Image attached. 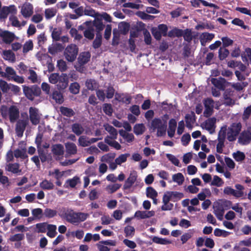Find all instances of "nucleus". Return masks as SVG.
<instances>
[{"instance_id": "1", "label": "nucleus", "mask_w": 251, "mask_h": 251, "mask_svg": "<svg viewBox=\"0 0 251 251\" xmlns=\"http://www.w3.org/2000/svg\"><path fill=\"white\" fill-rule=\"evenodd\" d=\"M59 215L68 222L75 224L83 222L89 216V214L83 212H75L73 210L62 207L59 210Z\"/></svg>"}, {"instance_id": "2", "label": "nucleus", "mask_w": 251, "mask_h": 251, "mask_svg": "<svg viewBox=\"0 0 251 251\" xmlns=\"http://www.w3.org/2000/svg\"><path fill=\"white\" fill-rule=\"evenodd\" d=\"M49 79L51 84H56L59 90H64L68 86L69 77L66 74L62 73L60 75L58 73H52L50 75Z\"/></svg>"}, {"instance_id": "3", "label": "nucleus", "mask_w": 251, "mask_h": 251, "mask_svg": "<svg viewBox=\"0 0 251 251\" xmlns=\"http://www.w3.org/2000/svg\"><path fill=\"white\" fill-rule=\"evenodd\" d=\"M242 128L241 123H233L228 128L227 139L229 142H233L236 140L237 136L239 134Z\"/></svg>"}, {"instance_id": "4", "label": "nucleus", "mask_w": 251, "mask_h": 251, "mask_svg": "<svg viewBox=\"0 0 251 251\" xmlns=\"http://www.w3.org/2000/svg\"><path fill=\"white\" fill-rule=\"evenodd\" d=\"M23 87L25 96L30 100H33L35 97H38L41 94V89L36 85L31 86L23 85Z\"/></svg>"}, {"instance_id": "5", "label": "nucleus", "mask_w": 251, "mask_h": 251, "mask_svg": "<svg viewBox=\"0 0 251 251\" xmlns=\"http://www.w3.org/2000/svg\"><path fill=\"white\" fill-rule=\"evenodd\" d=\"M78 52V48L77 46L72 44L66 48L64 53L66 60L72 62L75 60Z\"/></svg>"}, {"instance_id": "6", "label": "nucleus", "mask_w": 251, "mask_h": 251, "mask_svg": "<svg viewBox=\"0 0 251 251\" xmlns=\"http://www.w3.org/2000/svg\"><path fill=\"white\" fill-rule=\"evenodd\" d=\"M251 142V127L242 131L239 134L238 143L241 145H247Z\"/></svg>"}, {"instance_id": "7", "label": "nucleus", "mask_w": 251, "mask_h": 251, "mask_svg": "<svg viewBox=\"0 0 251 251\" xmlns=\"http://www.w3.org/2000/svg\"><path fill=\"white\" fill-rule=\"evenodd\" d=\"M28 123L29 119L27 117L23 119H20L17 121L16 125L15 131L18 137H21L23 136V133Z\"/></svg>"}, {"instance_id": "8", "label": "nucleus", "mask_w": 251, "mask_h": 251, "mask_svg": "<svg viewBox=\"0 0 251 251\" xmlns=\"http://www.w3.org/2000/svg\"><path fill=\"white\" fill-rule=\"evenodd\" d=\"M17 10L14 5H11L9 6H4L0 10V20L4 21L9 13L16 14Z\"/></svg>"}, {"instance_id": "9", "label": "nucleus", "mask_w": 251, "mask_h": 251, "mask_svg": "<svg viewBox=\"0 0 251 251\" xmlns=\"http://www.w3.org/2000/svg\"><path fill=\"white\" fill-rule=\"evenodd\" d=\"M29 120L33 125H37L39 124L40 117L38 114V110L35 107H31L29 109Z\"/></svg>"}, {"instance_id": "10", "label": "nucleus", "mask_w": 251, "mask_h": 251, "mask_svg": "<svg viewBox=\"0 0 251 251\" xmlns=\"http://www.w3.org/2000/svg\"><path fill=\"white\" fill-rule=\"evenodd\" d=\"M211 81L216 88L223 91L225 90L226 84L228 83L226 80L222 77H220L218 78H212Z\"/></svg>"}, {"instance_id": "11", "label": "nucleus", "mask_w": 251, "mask_h": 251, "mask_svg": "<svg viewBox=\"0 0 251 251\" xmlns=\"http://www.w3.org/2000/svg\"><path fill=\"white\" fill-rule=\"evenodd\" d=\"M8 116L11 123L15 122L19 117V110L17 106H11L8 109Z\"/></svg>"}, {"instance_id": "12", "label": "nucleus", "mask_w": 251, "mask_h": 251, "mask_svg": "<svg viewBox=\"0 0 251 251\" xmlns=\"http://www.w3.org/2000/svg\"><path fill=\"white\" fill-rule=\"evenodd\" d=\"M37 151L42 163L50 162L52 160L51 154L48 153L47 151H45L43 149H38Z\"/></svg>"}, {"instance_id": "13", "label": "nucleus", "mask_w": 251, "mask_h": 251, "mask_svg": "<svg viewBox=\"0 0 251 251\" xmlns=\"http://www.w3.org/2000/svg\"><path fill=\"white\" fill-rule=\"evenodd\" d=\"M137 177V175L136 173H131L129 175V177L125 181V184L123 186V189L124 190H127L130 189L136 181Z\"/></svg>"}, {"instance_id": "14", "label": "nucleus", "mask_w": 251, "mask_h": 251, "mask_svg": "<svg viewBox=\"0 0 251 251\" xmlns=\"http://www.w3.org/2000/svg\"><path fill=\"white\" fill-rule=\"evenodd\" d=\"M215 35L208 32L202 33L200 37V40L202 46H205L207 42L211 41L214 38Z\"/></svg>"}, {"instance_id": "15", "label": "nucleus", "mask_w": 251, "mask_h": 251, "mask_svg": "<svg viewBox=\"0 0 251 251\" xmlns=\"http://www.w3.org/2000/svg\"><path fill=\"white\" fill-rule=\"evenodd\" d=\"M21 13L25 18L29 17L33 13L32 4L29 3L24 4L22 7Z\"/></svg>"}, {"instance_id": "16", "label": "nucleus", "mask_w": 251, "mask_h": 251, "mask_svg": "<svg viewBox=\"0 0 251 251\" xmlns=\"http://www.w3.org/2000/svg\"><path fill=\"white\" fill-rule=\"evenodd\" d=\"M115 100L119 102L129 104L131 102V97L127 94L116 93Z\"/></svg>"}, {"instance_id": "17", "label": "nucleus", "mask_w": 251, "mask_h": 251, "mask_svg": "<svg viewBox=\"0 0 251 251\" xmlns=\"http://www.w3.org/2000/svg\"><path fill=\"white\" fill-rule=\"evenodd\" d=\"M177 126V122L175 119H171L169 122V127L168 129V136L172 138L174 136L176 127Z\"/></svg>"}, {"instance_id": "18", "label": "nucleus", "mask_w": 251, "mask_h": 251, "mask_svg": "<svg viewBox=\"0 0 251 251\" xmlns=\"http://www.w3.org/2000/svg\"><path fill=\"white\" fill-rule=\"evenodd\" d=\"M200 3H201L204 6H209L210 7H213L215 9H219V7L212 3H209L204 0H194L192 2V5L195 7H200Z\"/></svg>"}, {"instance_id": "19", "label": "nucleus", "mask_w": 251, "mask_h": 251, "mask_svg": "<svg viewBox=\"0 0 251 251\" xmlns=\"http://www.w3.org/2000/svg\"><path fill=\"white\" fill-rule=\"evenodd\" d=\"M91 54L88 51H84L80 53L78 58L79 64L85 65L88 63L90 59Z\"/></svg>"}, {"instance_id": "20", "label": "nucleus", "mask_w": 251, "mask_h": 251, "mask_svg": "<svg viewBox=\"0 0 251 251\" xmlns=\"http://www.w3.org/2000/svg\"><path fill=\"white\" fill-rule=\"evenodd\" d=\"M5 170L13 174H18L21 172L20 164L18 163H8L5 166Z\"/></svg>"}, {"instance_id": "21", "label": "nucleus", "mask_w": 251, "mask_h": 251, "mask_svg": "<svg viewBox=\"0 0 251 251\" xmlns=\"http://www.w3.org/2000/svg\"><path fill=\"white\" fill-rule=\"evenodd\" d=\"M1 38L4 43L9 44L14 40L15 34L8 31H4Z\"/></svg>"}, {"instance_id": "22", "label": "nucleus", "mask_w": 251, "mask_h": 251, "mask_svg": "<svg viewBox=\"0 0 251 251\" xmlns=\"http://www.w3.org/2000/svg\"><path fill=\"white\" fill-rule=\"evenodd\" d=\"M51 151L54 155H62L64 152V147L60 144L53 145L51 147Z\"/></svg>"}, {"instance_id": "23", "label": "nucleus", "mask_w": 251, "mask_h": 251, "mask_svg": "<svg viewBox=\"0 0 251 251\" xmlns=\"http://www.w3.org/2000/svg\"><path fill=\"white\" fill-rule=\"evenodd\" d=\"M185 119L186 126L189 128H192V124H193L196 120L195 113L193 111H191L190 114H186Z\"/></svg>"}, {"instance_id": "24", "label": "nucleus", "mask_w": 251, "mask_h": 251, "mask_svg": "<svg viewBox=\"0 0 251 251\" xmlns=\"http://www.w3.org/2000/svg\"><path fill=\"white\" fill-rule=\"evenodd\" d=\"M59 110L62 115L69 118H71L75 114L73 109L63 106L60 107Z\"/></svg>"}, {"instance_id": "25", "label": "nucleus", "mask_w": 251, "mask_h": 251, "mask_svg": "<svg viewBox=\"0 0 251 251\" xmlns=\"http://www.w3.org/2000/svg\"><path fill=\"white\" fill-rule=\"evenodd\" d=\"M51 98L58 104H62L64 101L63 94L57 90L53 92Z\"/></svg>"}, {"instance_id": "26", "label": "nucleus", "mask_w": 251, "mask_h": 251, "mask_svg": "<svg viewBox=\"0 0 251 251\" xmlns=\"http://www.w3.org/2000/svg\"><path fill=\"white\" fill-rule=\"evenodd\" d=\"M105 130L110 133L113 139H116L117 137L118 132L116 128L112 126L106 124L104 126Z\"/></svg>"}, {"instance_id": "27", "label": "nucleus", "mask_w": 251, "mask_h": 251, "mask_svg": "<svg viewBox=\"0 0 251 251\" xmlns=\"http://www.w3.org/2000/svg\"><path fill=\"white\" fill-rule=\"evenodd\" d=\"M72 131L77 136L82 134L84 130L83 126L78 123L73 124L72 126Z\"/></svg>"}, {"instance_id": "28", "label": "nucleus", "mask_w": 251, "mask_h": 251, "mask_svg": "<svg viewBox=\"0 0 251 251\" xmlns=\"http://www.w3.org/2000/svg\"><path fill=\"white\" fill-rule=\"evenodd\" d=\"M162 124V121L160 119L155 118L153 119L150 126V129L152 132L155 131Z\"/></svg>"}, {"instance_id": "29", "label": "nucleus", "mask_w": 251, "mask_h": 251, "mask_svg": "<svg viewBox=\"0 0 251 251\" xmlns=\"http://www.w3.org/2000/svg\"><path fill=\"white\" fill-rule=\"evenodd\" d=\"M224 212L225 209L222 206L218 205V206H216L214 208V213L217 219L219 220L223 219Z\"/></svg>"}, {"instance_id": "30", "label": "nucleus", "mask_w": 251, "mask_h": 251, "mask_svg": "<svg viewBox=\"0 0 251 251\" xmlns=\"http://www.w3.org/2000/svg\"><path fill=\"white\" fill-rule=\"evenodd\" d=\"M66 151L70 154H75L77 152V147L73 143H68L66 144Z\"/></svg>"}, {"instance_id": "31", "label": "nucleus", "mask_w": 251, "mask_h": 251, "mask_svg": "<svg viewBox=\"0 0 251 251\" xmlns=\"http://www.w3.org/2000/svg\"><path fill=\"white\" fill-rule=\"evenodd\" d=\"M229 54V51L227 49L220 47L218 51V57L221 61L225 59Z\"/></svg>"}, {"instance_id": "32", "label": "nucleus", "mask_w": 251, "mask_h": 251, "mask_svg": "<svg viewBox=\"0 0 251 251\" xmlns=\"http://www.w3.org/2000/svg\"><path fill=\"white\" fill-rule=\"evenodd\" d=\"M3 58L5 60L11 61L15 60V54L10 50H5L3 51Z\"/></svg>"}, {"instance_id": "33", "label": "nucleus", "mask_w": 251, "mask_h": 251, "mask_svg": "<svg viewBox=\"0 0 251 251\" xmlns=\"http://www.w3.org/2000/svg\"><path fill=\"white\" fill-rule=\"evenodd\" d=\"M26 150L25 148L23 149L22 150L19 149H16L14 151V156L16 158H21L25 159L28 157L26 153Z\"/></svg>"}, {"instance_id": "34", "label": "nucleus", "mask_w": 251, "mask_h": 251, "mask_svg": "<svg viewBox=\"0 0 251 251\" xmlns=\"http://www.w3.org/2000/svg\"><path fill=\"white\" fill-rule=\"evenodd\" d=\"M145 130V127L143 124H137L133 127V132L137 135L142 134Z\"/></svg>"}, {"instance_id": "35", "label": "nucleus", "mask_w": 251, "mask_h": 251, "mask_svg": "<svg viewBox=\"0 0 251 251\" xmlns=\"http://www.w3.org/2000/svg\"><path fill=\"white\" fill-rule=\"evenodd\" d=\"M40 186L43 190H52L54 188V184L47 179L43 180L40 183Z\"/></svg>"}, {"instance_id": "36", "label": "nucleus", "mask_w": 251, "mask_h": 251, "mask_svg": "<svg viewBox=\"0 0 251 251\" xmlns=\"http://www.w3.org/2000/svg\"><path fill=\"white\" fill-rule=\"evenodd\" d=\"M116 153L114 152H110L103 155L101 158V161L106 162L107 163H111L115 157Z\"/></svg>"}, {"instance_id": "37", "label": "nucleus", "mask_w": 251, "mask_h": 251, "mask_svg": "<svg viewBox=\"0 0 251 251\" xmlns=\"http://www.w3.org/2000/svg\"><path fill=\"white\" fill-rule=\"evenodd\" d=\"M85 85L87 88L89 90H94L98 87V84L96 81L93 79H87L85 82Z\"/></svg>"}, {"instance_id": "38", "label": "nucleus", "mask_w": 251, "mask_h": 251, "mask_svg": "<svg viewBox=\"0 0 251 251\" xmlns=\"http://www.w3.org/2000/svg\"><path fill=\"white\" fill-rule=\"evenodd\" d=\"M57 211L49 208H46L43 213V215L47 218L50 219L53 218L57 215Z\"/></svg>"}, {"instance_id": "39", "label": "nucleus", "mask_w": 251, "mask_h": 251, "mask_svg": "<svg viewBox=\"0 0 251 251\" xmlns=\"http://www.w3.org/2000/svg\"><path fill=\"white\" fill-rule=\"evenodd\" d=\"M172 179L173 181L176 182L179 185H181L184 181V177L180 173L174 174L172 176Z\"/></svg>"}, {"instance_id": "40", "label": "nucleus", "mask_w": 251, "mask_h": 251, "mask_svg": "<svg viewBox=\"0 0 251 251\" xmlns=\"http://www.w3.org/2000/svg\"><path fill=\"white\" fill-rule=\"evenodd\" d=\"M153 242L161 245H167L171 244L172 242L165 238H162L157 236H154L152 239Z\"/></svg>"}, {"instance_id": "41", "label": "nucleus", "mask_w": 251, "mask_h": 251, "mask_svg": "<svg viewBox=\"0 0 251 251\" xmlns=\"http://www.w3.org/2000/svg\"><path fill=\"white\" fill-rule=\"evenodd\" d=\"M47 228L48 230L47 235L50 238L54 237L57 234L56 231V226L53 225H48Z\"/></svg>"}, {"instance_id": "42", "label": "nucleus", "mask_w": 251, "mask_h": 251, "mask_svg": "<svg viewBox=\"0 0 251 251\" xmlns=\"http://www.w3.org/2000/svg\"><path fill=\"white\" fill-rule=\"evenodd\" d=\"M233 158L237 162H241L243 161L246 157L245 154L243 152L241 151H237L236 152H234L232 154Z\"/></svg>"}, {"instance_id": "43", "label": "nucleus", "mask_w": 251, "mask_h": 251, "mask_svg": "<svg viewBox=\"0 0 251 251\" xmlns=\"http://www.w3.org/2000/svg\"><path fill=\"white\" fill-rule=\"evenodd\" d=\"M84 36L85 38L92 40L95 36L93 27H89L84 31Z\"/></svg>"}, {"instance_id": "44", "label": "nucleus", "mask_w": 251, "mask_h": 251, "mask_svg": "<svg viewBox=\"0 0 251 251\" xmlns=\"http://www.w3.org/2000/svg\"><path fill=\"white\" fill-rule=\"evenodd\" d=\"M93 25L96 27L97 32H100L104 27V25L100 19L94 20L93 23Z\"/></svg>"}, {"instance_id": "45", "label": "nucleus", "mask_w": 251, "mask_h": 251, "mask_svg": "<svg viewBox=\"0 0 251 251\" xmlns=\"http://www.w3.org/2000/svg\"><path fill=\"white\" fill-rule=\"evenodd\" d=\"M102 109L104 113L109 116H111L113 112V108L112 107V105L110 103H104L102 105Z\"/></svg>"}, {"instance_id": "46", "label": "nucleus", "mask_w": 251, "mask_h": 251, "mask_svg": "<svg viewBox=\"0 0 251 251\" xmlns=\"http://www.w3.org/2000/svg\"><path fill=\"white\" fill-rule=\"evenodd\" d=\"M33 48V44L32 41L29 40L25 42L23 46V52L24 53H26L29 50H31Z\"/></svg>"}, {"instance_id": "47", "label": "nucleus", "mask_w": 251, "mask_h": 251, "mask_svg": "<svg viewBox=\"0 0 251 251\" xmlns=\"http://www.w3.org/2000/svg\"><path fill=\"white\" fill-rule=\"evenodd\" d=\"M167 129V125L166 124H162L157 129L156 135L157 137H162L166 135Z\"/></svg>"}, {"instance_id": "48", "label": "nucleus", "mask_w": 251, "mask_h": 251, "mask_svg": "<svg viewBox=\"0 0 251 251\" xmlns=\"http://www.w3.org/2000/svg\"><path fill=\"white\" fill-rule=\"evenodd\" d=\"M182 36L185 41L188 43L191 42L193 39L191 30L188 28L184 30L183 35Z\"/></svg>"}, {"instance_id": "49", "label": "nucleus", "mask_w": 251, "mask_h": 251, "mask_svg": "<svg viewBox=\"0 0 251 251\" xmlns=\"http://www.w3.org/2000/svg\"><path fill=\"white\" fill-rule=\"evenodd\" d=\"M80 86L77 82L72 83L69 87V90L72 94H77L79 92Z\"/></svg>"}, {"instance_id": "50", "label": "nucleus", "mask_w": 251, "mask_h": 251, "mask_svg": "<svg viewBox=\"0 0 251 251\" xmlns=\"http://www.w3.org/2000/svg\"><path fill=\"white\" fill-rule=\"evenodd\" d=\"M147 196L151 199L156 198L157 196V192L151 187H149L146 190Z\"/></svg>"}, {"instance_id": "51", "label": "nucleus", "mask_w": 251, "mask_h": 251, "mask_svg": "<svg viewBox=\"0 0 251 251\" xmlns=\"http://www.w3.org/2000/svg\"><path fill=\"white\" fill-rule=\"evenodd\" d=\"M56 13V10L55 9L48 8L45 10V14L46 18L47 19H50L54 17Z\"/></svg>"}, {"instance_id": "52", "label": "nucleus", "mask_w": 251, "mask_h": 251, "mask_svg": "<svg viewBox=\"0 0 251 251\" xmlns=\"http://www.w3.org/2000/svg\"><path fill=\"white\" fill-rule=\"evenodd\" d=\"M61 34V30L60 29L55 28L53 29L52 33L51 36L53 40L56 41L60 40V35Z\"/></svg>"}, {"instance_id": "53", "label": "nucleus", "mask_w": 251, "mask_h": 251, "mask_svg": "<svg viewBox=\"0 0 251 251\" xmlns=\"http://www.w3.org/2000/svg\"><path fill=\"white\" fill-rule=\"evenodd\" d=\"M216 122V118L214 117L209 118L205 122V128L207 130H210L213 128Z\"/></svg>"}, {"instance_id": "54", "label": "nucleus", "mask_w": 251, "mask_h": 251, "mask_svg": "<svg viewBox=\"0 0 251 251\" xmlns=\"http://www.w3.org/2000/svg\"><path fill=\"white\" fill-rule=\"evenodd\" d=\"M129 27L130 25L128 23L126 22L122 23L120 27L121 33L123 35H126L129 31Z\"/></svg>"}, {"instance_id": "55", "label": "nucleus", "mask_w": 251, "mask_h": 251, "mask_svg": "<svg viewBox=\"0 0 251 251\" xmlns=\"http://www.w3.org/2000/svg\"><path fill=\"white\" fill-rule=\"evenodd\" d=\"M25 238V235L23 233H18L14 235L11 236L9 240L11 242H19L23 240Z\"/></svg>"}, {"instance_id": "56", "label": "nucleus", "mask_w": 251, "mask_h": 251, "mask_svg": "<svg viewBox=\"0 0 251 251\" xmlns=\"http://www.w3.org/2000/svg\"><path fill=\"white\" fill-rule=\"evenodd\" d=\"M223 42L222 48H226V47L231 46L233 43V41L227 37H223L222 38Z\"/></svg>"}, {"instance_id": "57", "label": "nucleus", "mask_w": 251, "mask_h": 251, "mask_svg": "<svg viewBox=\"0 0 251 251\" xmlns=\"http://www.w3.org/2000/svg\"><path fill=\"white\" fill-rule=\"evenodd\" d=\"M231 23L233 25L241 26L242 28L246 29L247 28L248 26L246 25L243 20L239 18H235L232 21Z\"/></svg>"}, {"instance_id": "58", "label": "nucleus", "mask_w": 251, "mask_h": 251, "mask_svg": "<svg viewBox=\"0 0 251 251\" xmlns=\"http://www.w3.org/2000/svg\"><path fill=\"white\" fill-rule=\"evenodd\" d=\"M167 158L175 166H179V160L174 155L170 153L166 154Z\"/></svg>"}, {"instance_id": "59", "label": "nucleus", "mask_w": 251, "mask_h": 251, "mask_svg": "<svg viewBox=\"0 0 251 251\" xmlns=\"http://www.w3.org/2000/svg\"><path fill=\"white\" fill-rule=\"evenodd\" d=\"M191 140V136L189 133H187L182 135L181 138L182 144L184 146H187Z\"/></svg>"}, {"instance_id": "60", "label": "nucleus", "mask_w": 251, "mask_h": 251, "mask_svg": "<svg viewBox=\"0 0 251 251\" xmlns=\"http://www.w3.org/2000/svg\"><path fill=\"white\" fill-rule=\"evenodd\" d=\"M129 155L128 153L122 154L115 159V161L118 165H121L125 162L127 160V157Z\"/></svg>"}, {"instance_id": "61", "label": "nucleus", "mask_w": 251, "mask_h": 251, "mask_svg": "<svg viewBox=\"0 0 251 251\" xmlns=\"http://www.w3.org/2000/svg\"><path fill=\"white\" fill-rule=\"evenodd\" d=\"M84 14L92 17H96L98 15V13H96L94 9L90 7L84 9Z\"/></svg>"}, {"instance_id": "62", "label": "nucleus", "mask_w": 251, "mask_h": 251, "mask_svg": "<svg viewBox=\"0 0 251 251\" xmlns=\"http://www.w3.org/2000/svg\"><path fill=\"white\" fill-rule=\"evenodd\" d=\"M32 214L35 218L40 219L41 218V215H43V210L40 208H37L32 210Z\"/></svg>"}, {"instance_id": "63", "label": "nucleus", "mask_w": 251, "mask_h": 251, "mask_svg": "<svg viewBox=\"0 0 251 251\" xmlns=\"http://www.w3.org/2000/svg\"><path fill=\"white\" fill-rule=\"evenodd\" d=\"M10 84H8L5 81L0 80V88L3 93H7L9 90Z\"/></svg>"}, {"instance_id": "64", "label": "nucleus", "mask_w": 251, "mask_h": 251, "mask_svg": "<svg viewBox=\"0 0 251 251\" xmlns=\"http://www.w3.org/2000/svg\"><path fill=\"white\" fill-rule=\"evenodd\" d=\"M251 115V105L248 106L244 110L243 115L242 119L243 121H246L249 119L250 115Z\"/></svg>"}]
</instances>
